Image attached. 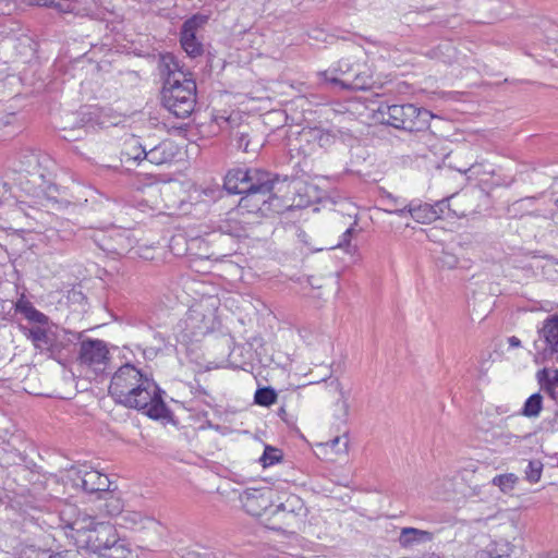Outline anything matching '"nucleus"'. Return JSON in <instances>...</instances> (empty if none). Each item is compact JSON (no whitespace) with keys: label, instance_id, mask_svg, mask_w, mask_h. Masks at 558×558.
<instances>
[{"label":"nucleus","instance_id":"nucleus-2","mask_svg":"<svg viewBox=\"0 0 558 558\" xmlns=\"http://www.w3.org/2000/svg\"><path fill=\"white\" fill-rule=\"evenodd\" d=\"M223 187L229 194L243 195L240 201L242 207L262 210L267 205L266 209L279 211V194L288 187V177L258 168H235L226 174Z\"/></svg>","mask_w":558,"mask_h":558},{"label":"nucleus","instance_id":"nucleus-34","mask_svg":"<svg viewBox=\"0 0 558 558\" xmlns=\"http://www.w3.org/2000/svg\"><path fill=\"white\" fill-rule=\"evenodd\" d=\"M537 380L542 389L551 398H555V388L558 386V383H553V379H548L547 368L537 372Z\"/></svg>","mask_w":558,"mask_h":558},{"label":"nucleus","instance_id":"nucleus-8","mask_svg":"<svg viewBox=\"0 0 558 558\" xmlns=\"http://www.w3.org/2000/svg\"><path fill=\"white\" fill-rule=\"evenodd\" d=\"M274 492L269 487L246 488L240 496L244 510L257 518L271 515Z\"/></svg>","mask_w":558,"mask_h":558},{"label":"nucleus","instance_id":"nucleus-22","mask_svg":"<svg viewBox=\"0 0 558 558\" xmlns=\"http://www.w3.org/2000/svg\"><path fill=\"white\" fill-rule=\"evenodd\" d=\"M131 550L125 545V542L118 538L112 542L108 547L97 555H89L86 558H129Z\"/></svg>","mask_w":558,"mask_h":558},{"label":"nucleus","instance_id":"nucleus-43","mask_svg":"<svg viewBox=\"0 0 558 558\" xmlns=\"http://www.w3.org/2000/svg\"><path fill=\"white\" fill-rule=\"evenodd\" d=\"M505 438L507 439V444H511V442H519L521 440V437L518 436V435H513V434H506L505 435Z\"/></svg>","mask_w":558,"mask_h":558},{"label":"nucleus","instance_id":"nucleus-30","mask_svg":"<svg viewBox=\"0 0 558 558\" xmlns=\"http://www.w3.org/2000/svg\"><path fill=\"white\" fill-rule=\"evenodd\" d=\"M81 512L74 505H65L59 513L60 519V526L66 531L71 527V521L74 520V518L80 517Z\"/></svg>","mask_w":558,"mask_h":558},{"label":"nucleus","instance_id":"nucleus-25","mask_svg":"<svg viewBox=\"0 0 558 558\" xmlns=\"http://www.w3.org/2000/svg\"><path fill=\"white\" fill-rule=\"evenodd\" d=\"M105 499L104 510L111 517L120 515L123 513V504L122 500L116 496L110 489L102 494V498Z\"/></svg>","mask_w":558,"mask_h":558},{"label":"nucleus","instance_id":"nucleus-10","mask_svg":"<svg viewBox=\"0 0 558 558\" xmlns=\"http://www.w3.org/2000/svg\"><path fill=\"white\" fill-rule=\"evenodd\" d=\"M73 483L75 487H80L86 494H96L98 498H102V494H106L111 485L107 475L95 470H78Z\"/></svg>","mask_w":558,"mask_h":558},{"label":"nucleus","instance_id":"nucleus-1","mask_svg":"<svg viewBox=\"0 0 558 558\" xmlns=\"http://www.w3.org/2000/svg\"><path fill=\"white\" fill-rule=\"evenodd\" d=\"M108 391L116 403L143 411L150 418L168 416L169 410L162 399L165 392L133 364L126 363L114 372Z\"/></svg>","mask_w":558,"mask_h":558},{"label":"nucleus","instance_id":"nucleus-15","mask_svg":"<svg viewBox=\"0 0 558 558\" xmlns=\"http://www.w3.org/2000/svg\"><path fill=\"white\" fill-rule=\"evenodd\" d=\"M81 333L71 332L65 329L54 328L53 345L51 348L50 357L59 360L65 353L71 351V345L80 340Z\"/></svg>","mask_w":558,"mask_h":558},{"label":"nucleus","instance_id":"nucleus-44","mask_svg":"<svg viewBox=\"0 0 558 558\" xmlns=\"http://www.w3.org/2000/svg\"><path fill=\"white\" fill-rule=\"evenodd\" d=\"M296 235H298V238H299L302 242L306 243V240H305V238H306V233H305V231H303L302 229H298V231H296Z\"/></svg>","mask_w":558,"mask_h":558},{"label":"nucleus","instance_id":"nucleus-41","mask_svg":"<svg viewBox=\"0 0 558 558\" xmlns=\"http://www.w3.org/2000/svg\"><path fill=\"white\" fill-rule=\"evenodd\" d=\"M58 557V553L52 554L49 550L41 549H29L26 558H54Z\"/></svg>","mask_w":558,"mask_h":558},{"label":"nucleus","instance_id":"nucleus-13","mask_svg":"<svg viewBox=\"0 0 558 558\" xmlns=\"http://www.w3.org/2000/svg\"><path fill=\"white\" fill-rule=\"evenodd\" d=\"M21 328L24 336L33 342L35 349L40 352H47L50 355L51 348L53 345L54 328H51L48 325H37L31 328L22 326Z\"/></svg>","mask_w":558,"mask_h":558},{"label":"nucleus","instance_id":"nucleus-26","mask_svg":"<svg viewBox=\"0 0 558 558\" xmlns=\"http://www.w3.org/2000/svg\"><path fill=\"white\" fill-rule=\"evenodd\" d=\"M231 137L238 149L244 153L255 150V148H250L252 142L247 125L240 128L235 132H232Z\"/></svg>","mask_w":558,"mask_h":558},{"label":"nucleus","instance_id":"nucleus-47","mask_svg":"<svg viewBox=\"0 0 558 558\" xmlns=\"http://www.w3.org/2000/svg\"><path fill=\"white\" fill-rule=\"evenodd\" d=\"M422 558H440L437 554H430V555H427V556H424Z\"/></svg>","mask_w":558,"mask_h":558},{"label":"nucleus","instance_id":"nucleus-48","mask_svg":"<svg viewBox=\"0 0 558 558\" xmlns=\"http://www.w3.org/2000/svg\"><path fill=\"white\" fill-rule=\"evenodd\" d=\"M554 205L558 208V197L554 199Z\"/></svg>","mask_w":558,"mask_h":558},{"label":"nucleus","instance_id":"nucleus-37","mask_svg":"<svg viewBox=\"0 0 558 558\" xmlns=\"http://www.w3.org/2000/svg\"><path fill=\"white\" fill-rule=\"evenodd\" d=\"M192 393L194 396V401H199L207 407H213L215 404V398L199 384L192 387Z\"/></svg>","mask_w":558,"mask_h":558},{"label":"nucleus","instance_id":"nucleus-33","mask_svg":"<svg viewBox=\"0 0 558 558\" xmlns=\"http://www.w3.org/2000/svg\"><path fill=\"white\" fill-rule=\"evenodd\" d=\"M282 459L281 450L272 446H266L259 462L264 468L271 466Z\"/></svg>","mask_w":558,"mask_h":558},{"label":"nucleus","instance_id":"nucleus-45","mask_svg":"<svg viewBox=\"0 0 558 558\" xmlns=\"http://www.w3.org/2000/svg\"><path fill=\"white\" fill-rule=\"evenodd\" d=\"M278 415L283 418L284 415H286V407L284 405H281L280 409L278 410Z\"/></svg>","mask_w":558,"mask_h":558},{"label":"nucleus","instance_id":"nucleus-32","mask_svg":"<svg viewBox=\"0 0 558 558\" xmlns=\"http://www.w3.org/2000/svg\"><path fill=\"white\" fill-rule=\"evenodd\" d=\"M114 240L117 241V246H101L104 250L114 251L117 253H122L128 248L133 246V240L126 234L125 231H118L114 233Z\"/></svg>","mask_w":558,"mask_h":558},{"label":"nucleus","instance_id":"nucleus-40","mask_svg":"<svg viewBox=\"0 0 558 558\" xmlns=\"http://www.w3.org/2000/svg\"><path fill=\"white\" fill-rule=\"evenodd\" d=\"M433 209L436 211L437 219L445 217L446 210H450L449 208V198H444L436 202L432 205Z\"/></svg>","mask_w":558,"mask_h":558},{"label":"nucleus","instance_id":"nucleus-29","mask_svg":"<svg viewBox=\"0 0 558 558\" xmlns=\"http://www.w3.org/2000/svg\"><path fill=\"white\" fill-rule=\"evenodd\" d=\"M32 5L53 8L59 12L69 13L74 10L70 0H29Z\"/></svg>","mask_w":558,"mask_h":558},{"label":"nucleus","instance_id":"nucleus-14","mask_svg":"<svg viewBox=\"0 0 558 558\" xmlns=\"http://www.w3.org/2000/svg\"><path fill=\"white\" fill-rule=\"evenodd\" d=\"M178 145L171 140H163L158 145L147 149L144 157L153 165H163L171 162L179 155Z\"/></svg>","mask_w":558,"mask_h":558},{"label":"nucleus","instance_id":"nucleus-5","mask_svg":"<svg viewBox=\"0 0 558 558\" xmlns=\"http://www.w3.org/2000/svg\"><path fill=\"white\" fill-rule=\"evenodd\" d=\"M307 513L304 501L296 495H290L283 502L272 508L271 515L266 518V524L276 531L300 526L304 523Z\"/></svg>","mask_w":558,"mask_h":558},{"label":"nucleus","instance_id":"nucleus-11","mask_svg":"<svg viewBox=\"0 0 558 558\" xmlns=\"http://www.w3.org/2000/svg\"><path fill=\"white\" fill-rule=\"evenodd\" d=\"M357 64L356 69L349 77H339L338 75L329 76L328 71L323 73L324 80L333 85H339L341 89L350 90H364L368 89L373 85V78L365 71L360 69Z\"/></svg>","mask_w":558,"mask_h":558},{"label":"nucleus","instance_id":"nucleus-18","mask_svg":"<svg viewBox=\"0 0 558 558\" xmlns=\"http://www.w3.org/2000/svg\"><path fill=\"white\" fill-rule=\"evenodd\" d=\"M400 216H403L405 213L410 214V216L420 223H430L437 220L436 211L433 209L430 204H410L408 207L403 209L397 210Z\"/></svg>","mask_w":558,"mask_h":558},{"label":"nucleus","instance_id":"nucleus-27","mask_svg":"<svg viewBox=\"0 0 558 558\" xmlns=\"http://www.w3.org/2000/svg\"><path fill=\"white\" fill-rule=\"evenodd\" d=\"M519 481V477L513 473H506L496 475L492 480V484L497 486L502 493L508 494L512 492Z\"/></svg>","mask_w":558,"mask_h":558},{"label":"nucleus","instance_id":"nucleus-19","mask_svg":"<svg viewBox=\"0 0 558 558\" xmlns=\"http://www.w3.org/2000/svg\"><path fill=\"white\" fill-rule=\"evenodd\" d=\"M98 522L95 519L86 513H81L80 517L74 518L71 521L70 533L66 532V535L71 536L77 544H80V538H86L89 533V530H93L94 526Z\"/></svg>","mask_w":558,"mask_h":558},{"label":"nucleus","instance_id":"nucleus-51","mask_svg":"<svg viewBox=\"0 0 558 558\" xmlns=\"http://www.w3.org/2000/svg\"><path fill=\"white\" fill-rule=\"evenodd\" d=\"M82 123H83L82 126H85V124H87L88 121H82Z\"/></svg>","mask_w":558,"mask_h":558},{"label":"nucleus","instance_id":"nucleus-23","mask_svg":"<svg viewBox=\"0 0 558 558\" xmlns=\"http://www.w3.org/2000/svg\"><path fill=\"white\" fill-rule=\"evenodd\" d=\"M433 56L438 57L446 63H451L457 60L458 50L454 44L450 40L442 41L432 51Z\"/></svg>","mask_w":558,"mask_h":558},{"label":"nucleus","instance_id":"nucleus-20","mask_svg":"<svg viewBox=\"0 0 558 558\" xmlns=\"http://www.w3.org/2000/svg\"><path fill=\"white\" fill-rule=\"evenodd\" d=\"M147 153V146L143 145L137 136H131L125 140L123 149L121 151L122 160L135 161L140 163L146 160L144 154Z\"/></svg>","mask_w":558,"mask_h":558},{"label":"nucleus","instance_id":"nucleus-35","mask_svg":"<svg viewBox=\"0 0 558 558\" xmlns=\"http://www.w3.org/2000/svg\"><path fill=\"white\" fill-rule=\"evenodd\" d=\"M543 472V463L538 460L530 461L525 470V478L530 483H537Z\"/></svg>","mask_w":558,"mask_h":558},{"label":"nucleus","instance_id":"nucleus-38","mask_svg":"<svg viewBox=\"0 0 558 558\" xmlns=\"http://www.w3.org/2000/svg\"><path fill=\"white\" fill-rule=\"evenodd\" d=\"M327 445L335 450L337 453H344L348 450L349 440L348 436H338L331 439Z\"/></svg>","mask_w":558,"mask_h":558},{"label":"nucleus","instance_id":"nucleus-50","mask_svg":"<svg viewBox=\"0 0 558 558\" xmlns=\"http://www.w3.org/2000/svg\"><path fill=\"white\" fill-rule=\"evenodd\" d=\"M64 140L72 141L73 138L71 136L64 135Z\"/></svg>","mask_w":558,"mask_h":558},{"label":"nucleus","instance_id":"nucleus-49","mask_svg":"<svg viewBox=\"0 0 558 558\" xmlns=\"http://www.w3.org/2000/svg\"><path fill=\"white\" fill-rule=\"evenodd\" d=\"M548 379H554V374L550 375V372L548 371Z\"/></svg>","mask_w":558,"mask_h":558},{"label":"nucleus","instance_id":"nucleus-3","mask_svg":"<svg viewBox=\"0 0 558 558\" xmlns=\"http://www.w3.org/2000/svg\"><path fill=\"white\" fill-rule=\"evenodd\" d=\"M160 70L166 74L161 90L162 106L179 119L189 118L196 105V82L173 54L161 58Z\"/></svg>","mask_w":558,"mask_h":558},{"label":"nucleus","instance_id":"nucleus-36","mask_svg":"<svg viewBox=\"0 0 558 558\" xmlns=\"http://www.w3.org/2000/svg\"><path fill=\"white\" fill-rule=\"evenodd\" d=\"M436 262L441 268L453 269L457 267L459 259L453 253L442 250Z\"/></svg>","mask_w":558,"mask_h":558},{"label":"nucleus","instance_id":"nucleus-46","mask_svg":"<svg viewBox=\"0 0 558 558\" xmlns=\"http://www.w3.org/2000/svg\"><path fill=\"white\" fill-rule=\"evenodd\" d=\"M553 383H558V369L554 371V379Z\"/></svg>","mask_w":558,"mask_h":558},{"label":"nucleus","instance_id":"nucleus-24","mask_svg":"<svg viewBox=\"0 0 558 558\" xmlns=\"http://www.w3.org/2000/svg\"><path fill=\"white\" fill-rule=\"evenodd\" d=\"M543 409V397L536 392L530 396L521 410V414L526 417H537Z\"/></svg>","mask_w":558,"mask_h":558},{"label":"nucleus","instance_id":"nucleus-7","mask_svg":"<svg viewBox=\"0 0 558 558\" xmlns=\"http://www.w3.org/2000/svg\"><path fill=\"white\" fill-rule=\"evenodd\" d=\"M78 361L92 368L96 374H102L109 363L107 343L100 339H85L80 343Z\"/></svg>","mask_w":558,"mask_h":558},{"label":"nucleus","instance_id":"nucleus-31","mask_svg":"<svg viewBox=\"0 0 558 558\" xmlns=\"http://www.w3.org/2000/svg\"><path fill=\"white\" fill-rule=\"evenodd\" d=\"M121 521L130 529L142 526L145 520H150L138 511H123L120 517Z\"/></svg>","mask_w":558,"mask_h":558},{"label":"nucleus","instance_id":"nucleus-16","mask_svg":"<svg viewBox=\"0 0 558 558\" xmlns=\"http://www.w3.org/2000/svg\"><path fill=\"white\" fill-rule=\"evenodd\" d=\"M15 314L22 315L29 323L35 326L41 325L47 326L49 324V317L44 313L39 312L33 303L22 294L14 303Z\"/></svg>","mask_w":558,"mask_h":558},{"label":"nucleus","instance_id":"nucleus-28","mask_svg":"<svg viewBox=\"0 0 558 558\" xmlns=\"http://www.w3.org/2000/svg\"><path fill=\"white\" fill-rule=\"evenodd\" d=\"M277 392L271 387L258 388L254 395V402L262 407H270L277 402Z\"/></svg>","mask_w":558,"mask_h":558},{"label":"nucleus","instance_id":"nucleus-17","mask_svg":"<svg viewBox=\"0 0 558 558\" xmlns=\"http://www.w3.org/2000/svg\"><path fill=\"white\" fill-rule=\"evenodd\" d=\"M434 534L429 531L415 527H402L399 535V544L403 548H410L416 544L432 542Z\"/></svg>","mask_w":558,"mask_h":558},{"label":"nucleus","instance_id":"nucleus-9","mask_svg":"<svg viewBox=\"0 0 558 558\" xmlns=\"http://www.w3.org/2000/svg\"><path fill=\"white\" fill-rule=\"evenodd\" d=\"M118 538L113 525L98 522L93 530H89L86 538H80V544L84 545L89 550V555H97Z\"/></svg>","mask_w":558,"mask_h":558},{"label":"nucleus","instance_id":"nucleus-6","mask_svg":"<svg viewBox=\"0 0 558 558\" xmlns=\"http://www.w3.org/2000/svg\"><path fill=\"white\" fill-rule=\"evenodd\" d=\"M536 356L543 362L558 361V315H550L537 330V338L534 340Z\"/></svg>","mask_w":558,"mask_h":558},{"label":"nucleus","instance_id":"nucleus-21","mask_svg":"<svg viewBox=\"0 0 558 558\" xmlns=\"http://www.w3.org/2000/svg\"><path fill=\"white\" fill-rule=\"evenodd\" d=\"M361 232L357 229V221L354 222L342 233L340 241L332 248H341L350 255H354L357 252V245L353 243V238Z\"/></svg>","mask_w":558,"mask_h":558},{"label":"nucleus","instance_id":"nucleus-39","mask_svg":"<svg viewBox=\"0 0 558 558\" xmlns=\"http://www.w3.org/2000/svg\"><path fill=\"white\" fill-rule=\"evenodd\" d=\"M356 69V65L351 64L348 60H341L338 63V66L332 71L329 72V76L333 75V72L339 73L340 77H349L353 71Z\"/></svg>","mask_w":558,"mask_h":558},{"label":"nucleus","instance_id":"nucleus-42","mask_svg":"<svg viewBox=\"0 0 558 558\" xmlns=\"http://www.w3.org/2000/svg\"><path fill=\"white\" fill-rule=\"evenodd\" d=\"M508 343H509V347H510V348H513V349H514V348H519V347H521V341H520V339H519L518 337H515V336H511V337H509V338H508Z\"/></svg>","mask_w":558,"mask_h":558},{"label":"nucleus","instance_id":"nucleus-12","mask_svg":"<svg viewBox=\"0 0 558 558\" xmlns=\"http://www.w3.org/2000/svg\"><path fill=\"white\" fill-rule=\"evenodd\" d=\"M202 21V17L193 16L183 23L180 31V44L183 50L192 58L203 53V45L196 38V31Z\"/></svg>","mask_w":558,"mask_h":558},{"label":"nucleus","instance_id":"nucleus-4","mask_svg":"<svg viewBox=\"0 0 558 558\" xmlns=\"http://www.w3.org/2000/svg\"><path fill=\"white\" fill-rule=\"evenodd\" d=\"M378 112L388 125L408 132L427 130L432 119V113L428 110L413 104L381 105Z\"/></svg>","mask_w":558,"mask_h":558}]
</instances>
